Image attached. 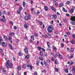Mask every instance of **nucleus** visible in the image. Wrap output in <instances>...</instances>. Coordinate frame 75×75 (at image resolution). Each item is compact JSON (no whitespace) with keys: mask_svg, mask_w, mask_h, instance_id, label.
<instances>
[{"mask_svg":"<svg viewBox=\"0 0 75 75\" xmlns=\"http://www.w3.org/2000/svg\"><path fill=\"white\" fill-rule=\"evenodd\" d=\"M13 64L11 63L9 60L7 61L6 63V67L8 68H13Z\"/></svg>","mask_w":75,"mask_h":75,"instance_id":"nucleus-1","label":"nucleus"},{"mask_svg":"<svg viewBox=\"0 0 75 75\" xmlns=\"http://www.w3.org/2000/svg\"><path fill=\"white\" fill-rule=\"evenodd\" d=\"M3 40L2 39L1 37H0V44H1L2 43V45L4 47H7V44H6L4 42H3Z\"/></svg>","mask_w":75,"mask_h":75,"instance_id":"nucleus-2","label":"nucleus"},{"mask_svg":"<svg viewBox=\"0 0 75 75\" xmlns=\"http://www.w3.org/2000/svg\"><path fill=\"white\" fill-rule=\"evenodd\" d=\"M47 30L49 33H51L53 30V26H49L47 28Z\"/></svg>","mask_w":75,"mask_h":75,"instance_id":"nucleus-3","label":"nucleus"},{"mask_svg":"<svg viewBox=\"0 0 75 75\" xmlns=\"http://www.w3.org/2000/svg\"><path fill=\"white\" fill-rule=\"evenodd\" d=\"M3 18H1V21H3V22H5V21H6V19H5V16L4 15H3Z\"/></svg>","mask_w":75,"mask_h":75,"instance_id":"nucleus-4","label":"nucleus"},{"mask_svg":"<svg viewBox=\"0 0 75 75\" xmlns=\"http://www.w3.org/2000/svg\"><path fill=\"white\" fill-rule=\"evenodd\" d=\"M72 21H75V16H71V18L70 19Z\"/></svg>","mask_w":75,"mask_h":75,"instance_id":"nucleus-5","label":"nucleus"},{"mask_svg":"<svg viewBox=\"0 0 75 75\" xmlns=\"http://www.w3.org/2000/svg\"><path fill=\"white\" fill-rule=\"evenodd\" d=\"M24 51L26 54H28V50H27V48L25 47L24 49Z\"/></svg>","mask_w":75,"mask_h":75,"instance_id":"nucleus-6","label":"nucleus"},{"mask_svg":"<svg viewBox=\"0 0 75 75\" xmlns=\"http://www.w3.org/2000/svg\"><path fill=\"white\" fill-rule=\"evenodd\" d=\"M51 8L52 10H53V11H55V12L56 11V10H55V8L54 7H53L51 6Z\"/></svg>","mask_w":75,"mask_h":75,"instance_id":"nucleus-7","label":"nucleus"},{"mask_svg":"<svg viewBox=\"0 0 75 75\" xmlns=\"http://www.w3.org/2000/svg\"><path fill=\"white\" fill-rule=\"evenodd\" d=\"M44 9L45 11H47L48 10V8L46 6H44Z\"/></svg>","mask_w":75,"mask_h":75,"instance_id":"nucleus-8","label":"nucleus"},{"mask_svg":"<svg viewBox=\"0 0 75 75\" xmlns=\"http://www.w3.org/2000/svg\"><path fill=\"white\" fill-rule=\"evenodd\" d=\"M1 69L2 71L3 72H6V71L4 70V69L2 68V67L1 68Z\"/></svg>","mask_w":75,"mask_h":75,"instance_id":"nucleus-9","label":"nucleus"},{"mask_svg":"<svg viewBox=\"0 0 75 75\" xmlns=\"http://www.w3.org/2000/svg\"><path fill=\"white\" fill-rule=\"evenodd\" d=\"M29 57H30V56L28 55H27L25 57V59H28L29 58Z\"/></svg>","mask_w":75,"mask_h":75,"instance_id":"nucleus-10","label":"nucleus"},{"mask_svg":"<svg viewBox=\"0 0 75 75\" xmlns=\"http://www.w3.org/2000/svg\"><path fill=\"white\" fill-rule=\"evenodd\" d=\"M53 18H54V19H55V18H57V15H53Z\"/></svg>","mask_w":75,"mask_h":75,"instance_id":"nucleus-11","label":"nucleus"},{"mask_svg":"<svg viewBox=\"0 0 75 75\" xmlns=\"http://www.w3.org/2000/svg\"><path fill=\"white\" fill-rule=\"evenodd\" d=\"M24 27L26 29H27V28H28V26L27 25V24H25L24 25Z\"/></svg>","mask_w":75,"mask_h":75,"instance_id":"nucleus-12","label":"nucleus"},{"mask_svg":"<svg viewBox=\"0 0 75 75\" xmlns=\"http://www.w3.org/2000/svg\"><path fill=\"white\" fill-rule=\"evenodd\" d=\"M23 5L24 7H25V5H26V4H25V2H23Z\"/></svg>","mask_w":75,"mask_h":75,"instance_id":"nucleus-13","label":"nucleus"},{"mask_svg":"<svg viewBox=\"0 0 75 75\" xmlns=\"http://www.w3.org/2000/svg\"><path fill=\"white\" fill-rule=\"evenodd\" d=\"M9 46L10 49H11V50H13V47H12V45H11V44H9Z\"/></svg>","mask_w":75,"mask_h":75,"instance_id":"nucleus-14","label":"nucleus"},{"mask_svg":"<svg viewBox=\"0 0 75 75\" xmlns=\"http://www.w3.org/2000/svg\"><path fill=\"white\" fill-rule=\"evenodd\" d=\"M21 66L19 65L18 68V69L19 71H20V70H21Z\"/></svg>","mask_w":75,"mask_h":75,"instance_id":"nucleus-15","label":"nucleus"},{"mask_svg":"<svg viewBox=\"0 0 75 75\" xmlns=\"http://www.w3.org/2000/svg\"><path fill=\"white\" fill-rule=\"evenodd\" d=\"M59 58L60 59H63V57H62V56L60 54H59Z\"/></svg>","mask_w":75,"mask_h":75,"instance_id":"nucleus-16","label":"nucleus"},{"mask_svg":"<svg viewBox=\"0 0 75 75\" xmlns=\"http://www.w3.org/2000/svg\"><path fill=\"white\" fill-rule=\"evenodd\" d=\"M9 35H14V33H13V32H11L9 33Z\"/></svg>","mask_w":75,"mask_h":75,"instance_id":"nucleus-17","label":"nucleus"},{"mask_svg":"<svg viewBox=\"0 0 75 75\" xmlns=\"http://www.w3.org/2000/svg\"><path fill=\"white\" fill-rule=\"evenodd\" d=\"M39 59L40 60H41V61H43V59H44V58H43V57H39Z\"/></svg>","mask_w":75,"mask_h":75,"instance_id":"nucleus-18","label":"nucleus"},{"mask_svg":"<svg viewBox=\"0 0 75 75\" xmlns=\"http://www.w3.org/2000/svg\"><path fill=\"white\" fill-rule=\"evenodd\" d=\"M75 67H73V70L72 71V72L73 73H74L75 72Z\"/></svg>","mask_w":75,"mask_h":75,"instance_id":"nucleus-19","label":"nucleus"},{"mask_svg":"<svg viewBox=\"0 0 75 75\" xmlns=\"http://www.w3.org/2000/svg\"><path fill=\"white\" fill-rule=\"evenodd\" d=\"M63 11L64 12H67V11L64 8H63Z\"/></svg>","mask_w":75,"mask_h":75,"instance_id":"nucleus-20","label":"nucleus"},{"mask_svg":"<svg viewBox=\"0 0 75 75\" xmlns=\"http://www.w3.org/2000/svg\"><path fill=\"white\" fill-rule=\"evenodd\" d=\"M25 18L26 20H28V16H25Z\"/></svg>","mask_w":75,"mask_h":75,"instance_id":"nucleus-21","label":"nucleus"},{"mask_svg":"<svg viewBox=\"0 0 75 75\" xmlns=\"http://www.w3.org/2000/svg\"><path fill=\"white\" fill-rule=\"evenodd\" d=\"M73 57H74L73 55H71L70 56V57H69V59H71V58H73Z\"/></svg>","mask_w":75,"mask_h":75,"instance_id":"nucleus-22","label":"nucleus"},{"mask_svg":"<svg viewBox=\"0 0 75 75\" xmlns=\"http://www.w3.org/2000/svg\"><path fill=\"white\" fill-rule=\"evenodd\" d=\"M11 37L10 36H9L8 38V40H11Z\"/></svg>","mask_w":75,"mask_h":75,"instance_id":"nucleus-23","label":"nucleus"},{"mask_svg":"<svg viewBox=\"0 0 75 75\" xmlns=\"http://www.w3.org/2000/svg\"><path fill=\"white\" fill-rule=\"evenodd\" d=\"M43 37H45V38H47L48 37V36L46 35H43Z\"/></svg>","mask_w":75,"mask_h":75,"instance_id":"nucleus-24","label":"nucleus"},{"mask_svg":"<svg viewBox=\"0 0 75 75\" xmlns=\"http://www.w3.org/2000/svg\"><path fill=\"white\" fill-rule=\"evenodd\" d=\"M23 68H26V65L25 64H23Z\"/></svg>","mask_w":75,"mask_h":75,"instance_id":"nucleus-25","label":"nucleus"},{"mask_svg":"<svg viewBox=\"0 0 75 75\" xmlns=\"http://www.w3.org/2000/svg\"><path fill=\"white\" fill-rule=\"evenodd\" d=\"M54 62L56 64H59V62H57V61H56L55 60Z\"/></svg>","mask_w":75,"mask_h":75,"instance_id":"nucleus-26","label":"nucleus"},{"mask_svg":"<svg viewBox=\"0 0 75 75\" xmlns=\"http://www.w3.org/2000/svg\"><path fill=\"white\" fill-rule=\"evenodd\" d=\"M40 54L41 56H42V55H43V53L41 51L40 52Z\"/></svg>","mask_w":75,"mask_h":75,"instance_id":"nucleus-27","label":"nucleus"},{"mask_svg":"<svg viewBox=\"0 0 75 75\" xmlns=\"http://www.w3.org/2000/svg\"><path fill=\"white\" fill-rule=\"evenodd\" d=\"M17 13L18 14H20V13H21V11L20 10H18L17 11Z\"/></svg>","mask_w":75,"mask_h":75,"instance_id":"nucleus-28","label":"nucleus"},{"mask_svg":"<svg viewBox=\"0 0 75 75\" xmlns=\"http://www.w3.org/2000/svg\"><path fill=\"white\" fill-rule=\"evenodd\" d=\"M63 6V4L61 3L60 4L59 7H62Z\"/></svg>","mask_w":75,"mask_h":75,"instance_id":"nucleus-29","label":"nucleus"},{"mask_svg":"<svg viewBox=\"0 0 75 75\" xmlns=\"http://www.w3.org/2000/svg\"><path fill=\"white\" fill-rule=\"evenodd\" d=\"M4 38H5V39L6 40H7V37L6 36H4Z\"/></svg>","mask_w":75,"mask_h":75,"instance_id":"nucleus-30","label":"nucleus"},{"mask_svg":"<svg viewBox=\"0 0 75 75\" xmlns=\"http://www.w3.org/2000/svg\"><path fill=\"white\" fill-rule=\"evenodd\" d=\"M74 9L73 8H71V13H74Z\"/></svg>","mask_w":75,"mask_h":75,"instance_id":"nucleus-31","label":"nucleus"},{"mask_svg":"<svg viewBox=\"0 0 75 75\" xmlns=\"http://www.w3.org/2000/svg\"><path fill=\"white\" fill-rule=\"evenodd\" d=\"M2 13L3 14H6V11H3Z\"/></svg>","mask_w":75,"mask_h":75,"instance_id":"nucleus-32","label":"nucleus"},{"mask_svg":"<svg viewBox=\"0 0 75 75\" xmlns=\"http://www.w3.org/2000/svg\"><path fill=\"white\" fill-rule=\"evenodd\" d=\"M18 54L19 56H21V55H23V54H22V53H21V52H19V53H18Z\"/></svg>","mask_w":75,"mask_h":75,"instance_id":"nucleus-33","label":"nucleus"},{"mask_svg":"<svg viewBox=\"0 0 75 75\" xmlns=\"http://www.w3.org/2000/svg\"><path fill=\"white\" fill-rule=\"evenodd\" d=\"M65 72L66 73H68V69H65Z\"/></svg>","mask_w":75,"mask_h":75,"instance_id":"nucleus-34","label":"nucleus"},{"mask_svg":"<svg viewBox=\"0 0 75 75\" xmlns=\"http://www.w3.org/2000/svg\"><path fill=\"white\" fill-rule=\"evenodd\" d=\"M54 69H55V71L56 72H58V69L57 68H54Z\"/></svg>","mask_w":75,"mask_h":75,"instance_id":"nucleus-35","label":"nucleus"},{"mask_svg":"<svg viewBox=\"0 0 75 75\" xmlns=\"http://www.w3.org/2000/svg\"><path fill=\"white\" fill-rule=\"evenodd\" d=\"M39 63H40V62L38 61H37L36 62L37 65H39Z\"/></svg>","mask_w":75,"mask_h":75,"instance_id":"nucleus-36","label":"nucleus"},{"mask_svg":"<svg viewBox=\"0 0 75 75\" xmlns=\"http://www.w3.org/2000/svg\"><path fill=\"white\" fill-rule=\"evenodd\" d=\"M38 74H37V72L36 71H35L34 73V75H38Z\"/></svg>","mask_w":75,"mask_h":75,"instance_id":"nucleus-37","label":"nucleus"},{"mask_svg":"<svg viewBox=\"0 0 75 75\" xmlns=\"http://www.w3.org/2000/svg\"><path fill=\"white\" fill-rule=\"evenodd\" d=\"M66 34L67 35H70V33L69 32H67Z\"/></svg>","mask_w":75,"mask_h":75,"instance_id":"nucleus-38","label":"nucleus"},{"mask_svg":"<svg viewBox=\"0 0 75 75\" xmlns=\"http://www.w3.org/2000/svg\"><path fill=\"white\" fill-rule=\"evenodd\" d=\"M27 67L28 68H29L30 67V65L29 64H27Z\"/></svg>","mask_w":75,"mask_h":75,"instance_id":"nucleus-39","label":"nucleus"},{"mask_svg":"<svg viewBox=\"0 0 75 75\" xmlns=\"http://www.w3.org/2000/svg\"><path fill=\"white\" fill-rule=\"evenodd\" d=\"M22 9H23V8H22V7H20L19 9V10L21 11V10H22Z\"/></svg>","mask_w":75,"mask_h":75,"instance_id":"nucleus-40","label":"nucleus"},{"mask_svg":"<svg viewBox=\"0 0 75 75\" xmlns=\"http://www.w3.org/2000/svg\"><path fill=\"white\" fill-rule=\"evenodd\" d=\"M53 48L54 49V50H55L56 51H57V48H56V47H55V46H54L53 47Z\"/></svg>","mask_w":75,"mask_h":75,"instance_id":"nucleus-41","label":"nucleus"},{"mask_svg":"<svg viewBox=\"0 0 75 75\" xmlns=\"http://www.w3.org/2000/svg\"><path fill=\"white\" fill-rule=\"evenodd\" d=\"M72 37L74 38H75V34H73L72 36Z\"/></svg>","mask_w":75,"mask_h":75,"instance_id":"nucleus-42","label":"nucleus"},{"mask_svg":"<svg viewBox=\"0 0 75 75\" xmlns=\"http://www.w3.org/2000/svg\"><path fill=\"white\" fill-rule=\"evenodd\" d=\"M38 50H41V47L39 46L38 47Z\"/></svg>","mask_w":75,"mask_h":75,"instance_id":"nucleus-43","label":"nucleus"},{"mask_svg":"<svg viewBox=\"0 0 75 75\" xmlns=\"http://www.w3.org/2000/svg\"><path fill=\"white\" fill-rule=\"evenodd\" d=\"M13 28L14 30H17V27L16 26H13Z\"/></svg>","mask_w":75,"mask_h":75,"instance_id":"nucleus-44","label":"nucleus"},{"mask_svg":"<svg viewBox=\"0 0 75 75\" xmlns=\"http://www.w3.org/2000/svg\"><path fill=\"white\" fill-rule=\"evenodd\" d=\"M40 12H39V11H38L37 12L35 13V14H40Z\"/></svg>","mask_w":75,"mask_h":75,"instance_id":"nucleus-45","label":"nucleus"},{"mask_svg":"<svg viewBox=\"0 0 75 75\" xmlns=\"http://www.w3.org/2000/svg\"><path fill=\"white\" fill-rule=\"evenodd\" d=\"M66 3L67 4H69V3H70V2L69 1H67V2Z\"/></svg>","mask_w":75,"mask_h":75,"instance_id":"nucleus-46","label":"nucleus"},{"mask_svg":"<svg viewBox=\"0 0 75 75\" xmlns=\"http://www.w3.org/2000/svg\"><path fill=\"white\" fill-rule=\"evenodd\" d=\"M28 19L29 18V19H31V16L30 15H29L28 16Z\"/></svg>","mask_w":75,"mask_h":75,"instance_id":"nucleus-47","label":"nucleus"},{"mask_svg":"<svg viewBox=\"0 0 75 75\" xmlns=\"http://www.w3.org/2000/svg\"><path fill=\"white\" fill-rule=\"evenodd\" d=\"M47 63H49V62H50V60H47Z\"/></svg>","mask_w":75,"mask_h":75,"instance_id":"nucleus-48","label":"nucleus"},{"mask_svg":"<svg viewBox=\"0 0 75 75\" xmlns=\"http://www.w3.org/2000/svg\"><path fill=\"white\" fill-rule=\"evenodd\" d=\"M61 46L62 47H64V44L63 43H62L61 44Z\"/></svg>","mask_w":75,"mask_h":75,"instance_id":"nucleus-49","label":"nucleus"},{"mask_svg":"<svg viewBox=\"0 0 75 75\" xmlns=\"http://www.w3.org/2000/svg\"><path fill=\"white\" fill-rule=\"evenodd\" d=\"M66 16L67 17H69V16H70V15H69V14H66Z\"/></svg>","mask_w":75,"mask_h":75,"instance_id":"nucleus-50","label":"nucleus"},{"mask_svg":"<svg viewBox=\"0 0 75 75\" xmlns=\"http://www.w3.org/2000/svg\"><path fill=\"white\" fill-rule=\"evenodd\" d=\"M10 13L9 12H8L7 13V15L8 16H10Z\"/></svg>","mask_w":75,"mask_h":75,"instance_id":"nucleus-51","label":"nucleus"},{"mask_svg":"<svg viewBox=\"0 0 75 75\" xmlns=\"http://www.w3.org/2000/svg\"><path fill=\"white\" fill-rule=\"evenodd\" d=\"M34 35H32L31 37V39H32L33 38H34Z\"/></svg>","mask_w":75,"mask_h":75,"instance_id":"nucleus-52","label":"nucleus"},{"mask_svg":"<svg viewBox=\"0 0 75 75\" xmlns=\"http://www.w3.org/2000/svg\"><path fill=\"white\" fill-rule=\"evenodd\" d=\"M72 8H73L74 10H75V6H72Z\"/></svg>","mask_w":75,"mask_h":75,"instance_id":"nucleus-53","label":"nucleus"},{"mask_svg":"<svg viewBox=\"0 0 75 75\" xmlns=\"http://www.w3.org/2000/svg\"><path fill=\"white\" fill-rule=\"evenodd\" d=\"M42 50L43 51H45V49H44V48H42Z\"/></svg>","mask_w":75,"mask_h":75,"instance_id":"nucleus-54","label":"nucleus"},{"mask_svg":"<svg viewBox=\"0 0 75 75\" xmlns=\"http://www.w3.org/2000/svg\"><path fill=\"white\" fill-rule=\"evenodd\" d=\"M55 6H58V3H55Z\"/></svg>","mask_w":75,"mask_h":75,"instance_id":"nucleus-55","label":"nucleus"},{"mask_svg":"<svg viewBox=\"0 0 75 75\" xmlns=\"http://www.w3.org/2000/svg\"><path fill=\"white\" fill-rule=\"evenodd\" d=\"M63 21H64V22L65 23V22H67V20H66V19L64 20Z\"/></svg>","mask_w":75,"mask_h":75,"instance_id":"nucleus-56","label":"nucleus"},{"mask_svg":"<svg viewBox=\"0 0 75 75\" xmlns=\"http://www.w3.org/2000/svg\"><path fill=\"white\" fill-rule=\"evenodd\" d=\"M10 24H12V25L13 24V23L12 21L10 22Z\"/></svg>","mask_w":75,"mask_h":75,"instance_id":"nucleus-57","label":"nucleus"},{"mask_svg":"<svg viewBox=\"0 0 75 75\" xmlns=\"http://www.w3.org/2000/svg\"><path fill=\"white\" fill-rule=\"evenodd\" d=\"M30 67L31 69H33V67H32V66H30Z\"/></svg>","mask_w":75,"mask_h":75,"instance_id":"nucleus-58","label":"nucleus"},{"mask_svg":"<svg viewBox=\"0 0 75 75\" xmlns=\"http://www.w3.org/2000/svg\"><path fill=\"white\" fill-rule=\"evenodd\" d=\"M71 44H74V42L73 41H72L71 42Z\"/></svg>","mask_w":75,"mask_h":75,"instance_id":"nucleus-59","label":"nucleus"},{"mask_svg":"<svg viewBox=\"0 0 75 75\" xmlns=\"http://www.w3.org/2000/svg\"><path fill=\"white\" fill-rule=\"evenodd\" d=\"M73 64H74V63L73 62H71L70 63V65H73Z\"/></svg>","mask_w":75,"mask_h":75,"instance_id":"nucleus-60","label":"nucleus"},{"mask_svg":"<svg viewBox=\"0 0 75 75\" xmlns=\"http://www.w3.org/2000/svg\"><path fill=\"white\" fill-rule=\"evenodd\" d=\"M71 52H73V51H74V49H73V48L71 49Z\"/></svg>","mask_w":75,"mask_h":75,"instance_id":"nucleus-61","label":"nucleus"},{"mask_svg":"<svg viewBox=\"0 0 75 75\" xmlns=\"http://www.w3.org/2000/svg\"><path fill=\"white\" fill-rule=\"evenodd\" d=\"M74 23V22L71 21L70 22V23L71 24H72V25L73 23Z\"/></svg>","mask_w":75,"mask_h":75,"instance_id":"nucleus-62","label":"nucleus"},{"mask_svg":"<svg viewBox=\"0 0 75 75\" xmlns=\"http://www.w3.org/2000/svg\"><path fill=\"white\" fill-rule=\"evenodd\" d=\"M74 23V22L71 21L70 22V23L71 24H72V25L73 23Z\"/></svg>","mask_w":75,"mask_h":75,"instance_id":"nucleus-63","label":"nucleus"},{"mask_svg":"<svg viewBox=\"0 0 75 75\" xmlns=\"http://www.w3.org/2000/svg\"><path fill=\"white\" fill-rule=\"evenodd\" d=\"M26 74H27V72H25L24 73V75H26Z\"/></svg>","mask_w":75,"mask_h":75,"instance_id":"nucleus-64","label":"nucleus"}]
</instances>
